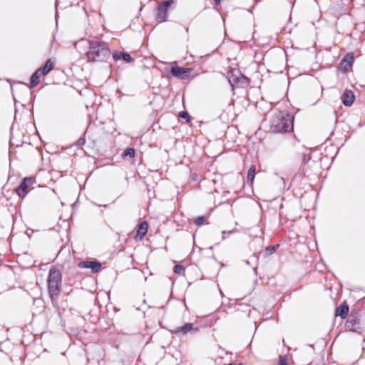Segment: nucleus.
<instances>
[{"instance_id": "obj_1", "label": "nucleus", "mask_w": 365, "mask_h": 365, "mask_svg": "<svg viewBox=\"0 0 365 365\" xmlns=\"http://www.w3.org/2000/svg\"><path fill=\"white\" fill-rule=\"evenodd\" d=\"M294 116L284 111L275 113L270 120V130L274 133H288L293 130Z\"/></svg>"}, {"instance_id": "obj_2", "label": "nucleus", "mask_w": 365, "mask_h": 365, "mask_svg": "<svg viewBox=\"0 0 365 365\" xmlns=\"http://www.w3.org/2000/svg\"><path fill=\"white\" fill-rule=\"evenodd\" d=\"M89 49L86 53L89 61L103 62L110 56V49L106 43L98 39L88 42Z\"/></svg>"}, {"instance_id": "obj_3", "label": "nucleus", "mask_w": 365, "mask_h": 365, "mask_svg": "<svg viewBox=\"0 0 365 365\" xmlns=\"http://www.w3.org/2000/svg\"><path fill=\"white\" fill-rule=\"evenodd\" d=\"M62 276L59 269L52 267L47 278L48 289L51 300L56 299L60 294Z\"/></svg>"}, {"instance_id": "obj_4", "label": "nucleus", "mask_w": 365, "mask_h": 365, "mask_svg": "<svg viewBox=\"0 0 365 365\" xmlns=\"http://www.w3.org/2000/svg\"><path fill=\"white\" fill-rule=\"evenodd\" d=\"M175 0H163V1L158 4L155 19L159 23L166 21L168 17V10L169 7L175 2Z\"/></svg>"}, {"instance_id": "obj_5", "label": "nucleus", "mask_w": 365, "mask_h": 365, "mask_svg": "<svg viewBox=\"0 0 365 365\" xmlns=\"http://www.w3.org/2000/svg\"><path fill=\"white\" fill-rule=\"evenodd\" d=\"M35 182L33 178H25L21 184L16 187V192L21 198H24L27 193L32 189Z\"/></svg>"}, {"instance_id": "obj_6", "label": "nucleus", "mask_w": 365, "mask_h": 365, "mask_svg": "<svg viewBox=\"0 0 365 365\" xmlns=\"http://www.w3.org/2000/svg\"><path fill=\"white\" fill-rule=\"evenodd\" d=\"M198 331V327H195L192 323H186L183 326L177 327L175 331V334L178 336H183L188 333L196 334Z\"/></svg>"}, {"instance_id": "obj_7", "label": "nucleus", "mask_w": 365, "mask_h": 365, "mask_svg": "<svg viewBox=\"0 0 365 365\" xmlns=\"http://www.w3.org/2000/svg\"><path fill=\"white\" fill-rule=\"evenodd\" d=\"M192 69L189 68H182L179 66H172L170 69L171 74L179 79H185L189 76Z\"/></svg>"}, {"instance_id": "obj_8", "label": "nucleus", "mask_w": 365, "mask_h": 365, "mask_svg": "<svg viewBox=\"0 0 365 365\" xmlns=\"http://www.w3.org/2000/svg\"><path fill=\"white\" fill-rule=\"evenodd\" d=\"M78 266L80 268L91 269L93 273H96L100 270L101 264L94 261H83L80 262Z\"/></svg>"}, {"instance_id": "obj_9", "label": "nucleus", "mask_w": 365, "mask_h": 365, "mask_svg": "<svg viewBox=\"0 0 365 365\" xmlns=\"http://www.w3.org/2000/svg\"><path fill=\"white\" fill-rule=\"evenodd\" d=\"M354 63V56L352 53H347L341 61L340 66L344 71H347Z\"/></svg>"}, {"instance_id": "obj_10", "label": "nucleus", "mask_w": 365, "mask_h": 365, "mask_svg": "<svg viewBox=\"0 0 365 365\" xmlns=\"http://www.w3.org/2000/svg\"><path fill=\"white\" fill-rule=\"evenodd\" d=\"M342 103L345 106H351L355 99L354 93L350 90H345L342 95Z\"/></svg>"}, {"instance_id": "obj_11", "label": "nucleus", "mask_w": 365, "mask_h": 365, "mask_svg": "<svg viewBox=\"0 0 365 365\" xmlns=\"http://www.w3.org/2000/svg\"><path fill=\"white\" fill-rule=\"evenodd\" d=\"M53 67V62L48 59L43 66H41L37 69V71L40 73L41 75L46 76L50 72L51 70H52Z\"/></svg>"}, {"instance_id": "obj_12", "label": "nucleus", "mask_w": 365, "mask_h": 365, "mask_svg": "<svg viewBox=\"0 0 365 365\" xmlns=\"http://www.w3.org/2000/svg\"><path fill=\"white\" fill-rule=\"evenodd\" d=\"M148 232V223L146 222H143L140 224L138 229L137 230L136 237H139L140 239H142Z\"/></svg>"}, {"instance_id": "obj_13", "label": "nucleus", "mask_w": 365, "mask_h": 365, "mask_svg": "<svg viewBox=\"0 0 365 365\" xmlns=\"http://www.w3.org/2000/svg\"><path fill=\"white\" fill-rule=\"evenodd\" d=\"M349 312V307L347 305L341 304L336 311V316H340L342 319H345Z\"/></svg>"}, {"instance_id": "obj_14", "label": "nucleus", "mask_w": 365, "mask_h": 365, "mask_svg": "<svg viewBox=\"0 0 365 365\" xmlns=\"http://www.w3.org/2000/svg\"><path fill=\"white\" fill-rule=\"evenodd\" d=\"M113 57L115 61L120 60V59H123V61H125L126 62H130L132 61V58H131L130 55L127 53H122V52L115 53H113Z\"/></svg>"}, {"instance_id": "obj_15", "label": "nucleus", "mask_w": 365, "mask_h": 365, "mask_svg": "<svg viewBox=\"0 0 365 365\" xmlns=\"http://www.w3.org/2000/svg\"><path fill=\"white\" fill-rule=\"evenodd\" d=\"M255 173H256V167H255V165H252L249 168L248 172H247V180L248 183L252 184L254 179H255Z\"/></svg>"}, {"instance_id": "obj_16", "label": "nucleus", "mask_w": 365, "mask_h": 365, "mask_svg": "<svg viewBox=\"0 0 365 365\" xmlns=\"http://www.w3.org/2000/svg\"><path fill=\"white\" fill-rule=\"evenodd\" d=\"M40 76L41 74L37 70L31 75L30 81L31 88H34L38 84Z\"/></svg>"}, {"instance_id": "obj_17", "label": "nucleus", "mask_w": 365, "mask_h": 365, "mask_svg": "<svg viewBox=\"0 0 365 365\" xmlns=\"http://www.w3.org/2000/svg\"><path fill=\"white\" fill-rule=\"evenodd\" d=\"M277 365H288V357L287 355H280Z\"/></svg>"}, {"instance_id": "obj_18", "label": "nucleus", "mask_w": 365, "mask_h": 365, "mask_svg": "<svg viewBox=\"0 0 365 365\" xmlns=\"http://www.w3.org/2000/svg\"><path fill=\"white\" fill-rule=\"evenodd\" d=\"M206 218L204 216H199L195 219V224L197 226L202 225L205 222Z\"/></svg>"}, {"instance_id": "obj_19", "label": "nucleus", "mask_w": 365, "mask_h": 365, "mask_svg": "<svg viewBox=\"0 0 365 365\" xmlns=\"http://www.w3.org/2000/svg\"><path fill=\"white\" fill-rule=\"evenodd\" d=\"M135 150L133 148H128L124 151V155L129 156L130 158H133L135 156Z\"/></svg>"}, {"instance_id": "obj_20", "label": "nucleus", "mask_w": 365, "mask_h": 365, "mask_svg": "<svg viewBox=\"0 0 365 365\" xmlns=\"http://www.w3.org/2000/svg\"><path fill=\"white\" fill-rule=\"evenodd\" d=\"M179 116L182 118H184L186 120V122L189 123L190 121V117L187 112L186 111H181L179 113Z\"/></svg>"}, {"instance_id": "obj_21", "label": "nucleus", "mask_w": 365, "mask_h": 365, "mask_svg": "<svg viewBox=\"0 0 365 365\" xmlns=\"http://www.w3.org/2000/svg\"><path fill=\"white\" fill-rule=\"evenodd\" d=\"M173 271L175 274H180L184 271V267L180 264H176L173 268Z\"/></svg>"}, {"instance_id": "obj_22", "label": "nucleus", "mask_w": 365, "mask_h": 365, "mask_svg": "<svg viewBox=\"0 0 365 365\" xmlns=\"http://www.w3.org/2000/svg\"><path fill=\"white\" fill-rule=\"evenodd\" d=\"M279 245H276L274 246H269L266 248L267 252L271 255L276 252L277 249L279 247Z\"/></svg>"}, {"instance_id": "obj_23", "label": "nucleus", "mask_w": 365, "mask_h": 365, "mask_svg": "<svg viewBox=\"0 0 365 365\" xmlns=\"http://www.w3.org/2000/svg\"><path fill=\"white\" fill-rule=\"evenodd\" d=\"M229 82H230V85H231L232 86H234V83H236V81L235 80V78H232V77H230V78H229Z\"/></svg>"}, {"instance_id": "obj_24", "label": "nucleus", "mask_w": 365, "mask_h": 365, "mask_svg": "<svg viewBox=\"0 0 365 365\" xmlns=\"http://www.w3.org/2000/svg\"><path fill=\"white\" fill-rule=\"evenodd\" d=\"M85 140L83 138H80L78 141V145L84 144Z\"/></svg>"}, {"instance_id": "obj_25", "label": "nucleus", "mask_w": 365, "mask_h": 365, "mask_svg": "<svg viewBox=\"0 0 365 365\" xmlns=\"http://www.w3.org/2000/svg\"><path fill=\"white\" fill-rule=\"evenodd\" d=\"M214 1H215L216 4H219L221 1V0H214Z\"/></svg>"}, {"instance_id": "obj_26", "label": "nucleus", "mask_w": 365, "mask_h": 365, "mask_svg": "<svg viewBox=\"0 0 365 365\" xmlns=\"http://www.w3.org/2000/svg\"><path fill=\"white\" fill-rule=\"evenodd\" d=\"M227 365H237V364H233V363H230V364H227ZM237 365H242V364H237Z\"/></svg>"}]
</instances>
